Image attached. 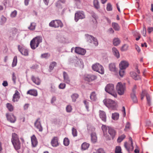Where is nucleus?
<instances>
[{
    "label": "nucleus",
    "instance_id": "f257e3e1",
    "mask_svg": "<svg viewBox=\"0 0 153 153\" xmlns=\"http://www.w3.org/2000/svg\"><path fill=\"white\" fill-rule=\"evenodd\" d=\"M42 42V38L41 36H37L34 38L30 42L31 48L34 50L38 47L40 43Z\"/></svg>",
    "mask_w": 153,
    "mask_h": 153
},
{
    "label": "nucleus",
    "instance_id": "f03ea898",
    "mask_svg": "<svg viewBox=\"0 0 153 153\" xmlns=\"http://www.w3.org/2000/svg\"><path fill=\"white\" fill-rule=\"evenodd\" d=\"M103 102L106 106L109 109H114L116 108L117 103L111 99H104L103 100Z\"/></svg>",
    "mask_w": 153,
    "mask_h": 153
},
{
    "label": "nucleus",
    "instance_id": "7ed1b4c3",
    "mask_svg": "<svg viewBox=\"0 0 153 153\" xmlns=\"http://www.w3.org/2000/svg\"><path fill=\"white\" fill-rule=\"evenodd\" d=\"M105 91L111 94L114 97H117V94L116 93L114 85L112 84H109L106 86L105 88Z\"/></svg>",
    "mask_w": 153,
    "mask_h": 153
},
{
    "label": "nucleus",
    "instance_id": "20e7f679",
    "mask_svg": "<svg viewBox=\"0 0 153 153\" xmlns=\"http://www.w3.org/2000/svg\"><path fill=\"white\" fill-rule=\"evenodd\" d=\"M116 89L119 95H123L126 90V86L125 84H123L121 82H118L116 85Z\"/></svg>",
    "mask_w": 153,
    "mask_h": 153
},
{
    "label": "nucleus",
    "instance_id": "39448f33",
    "mask_svg": "<svg viewBox=\"0 0 153 153\" xmlns=\"http://www.w3.org/2000/svg\"><path fill=\"white\" fill-rule=\"evenodd\" d=\"M93 70L103 74L104 73V69L103 67L100 64L96 63L93 65L92 67Z\"/></svg>",
    "mask_w": 153,
    "mask_h": 153
},
{
    "label": "nucleus",
    "instance_id": "423d86ee",
    "mask_svg": "<svg viewBox=\"0 0 153 153\" xmlns=\"http://www.w3.org/2000/svg\"><path fill=\"white\" fill-rule=\"evenodd\" d=\"M49 26L51 27L62 28L63 24L62 22L59 20H55L52 21L49 24Z\"/></svg>",
    "mask_w": 153,
    "mask_h": 153
},
{
    "label": "nucleus",
    "instance_id": "0eeeda50",
    "mask_svg": "<svg viewBox=\"0 0 153 153\" xmlns=\"http://www.w3.org/2000/svg\"><path fill=\"white\" fill-rule=\"evenodd\" d=\"M85 36L86 37L87 40L89 42L93 43L95 46L98 45V42L97 39L91 35L86 34Z\"/></svg>",
    "mask_w": 153,
    "mask_h": 153
},
{
    "label": "nucleus",
    "instance_id": "6e6552de",
    "mask_svg": "<svg viewBox=\"0 0 153 153\" xmlns=\"http://www.w3.org/2000/svg\"><path fill=\"white\" fill-rule=\"evenodd\" d=\"M85 17L84 13L82 11H78L75 14V20L76 22H77L79 19H82Z\"/></svg>",
    "mask_w": 153,
    "mask_h": 153
},
{
    "label": "nucleus",
    "instance_id": "1a4fd4ad",
    "mask_svg": "<svg viewBox=\"0 0 153 153\" xmlns=\"http://www.w3.org/2000/svg\"><path fill=\"white\" fill-rule=\"evenodd\" d=\"M18 50L22 55L25 56L28 55V51L26 48L19 45L18 46Z\"/></svg>",
    "mask_w": 153,
    "mask_h": 153
},
{
    "label": "nucleus",
    "instance_id": "9d476101",
    "mask_svg": "<svg viewBox=\"0 0 153 153\" xmlns=\"http://www.w3.org/2000/svg\"><path fill=\"white\" fill-rule=\"evenodd\" d=\"M12 143L15 149L16 150H17L20 149L21 145L19 140L12 142Z\"/></svg>",
    "mask_w": 153,
    "mask_h": 153
},
{
    "label": "nucleus",
    "instance_id": "9b49d317",
    "mask_svg": "<svg viewBox=\"0 0 153 153\" xmlns=\"http://www.w3.org/2000/svg\"><path fill=\"white\" fill-rule=\"evenodd\" d=\"M20 98V94L18 91L16 90L15 92V94L13 97L12 101L13 102H17Z\"/></svg>",
    "mask_w": 153,
    "mask_h": 153
},
{
    "label": "nucleus",
    "instance_id": "f8f14e48",
    "mask_svg": "<svg viewBox=\"0 0 153 153\" xmlns=\"http://www.w3.org/2000/svg\"><path fill=\"white\" fill-rule=\"evenodd\" d=\"M75 51L76 53L82 55H84L86 52L85 49L79 47H76Z\"/></svg>",
    "mask_w": 153,
    "mask_h": 153
},
{
    "label": "nucleus",
    "instance_id": "ddd939ff",
    "mask_svg": "<svg viewBox=\"0 0 153 153\" xmlns=\"http://www.w3.org/2000/svg\"><path fill=\"white\" fill-rule=\"evenodd\" d=\"M129 64L128 62L125 61H121L119 64V67L120 69H125L128 66Z\"/></svg>",
    "mask_w": 153,
    "mask_h": 153
},
{
    "label": "nucleus",
    "instance_id": "4468645a",
    "mask_svg": "<svg viewBox=\"0 0 153 153\" xmlns=\"http://www.w3.org/2000/svg\"><path fill=\"white\" fill-rule=\"evenodd\" d=\"M99 116L102 121L106 122V116L105 113L103 111L100 110L99 111Z\"/></svg>",
    "mask_w": 153,
    "mask_h": 153
},
{
    "label": "nucleus",
    "instance_id": "2eb2a0df",
    "mask_svg": "<svg viewBox=\"0 0 153 153\" xmlns=\"http://www.w3.org/2000/svg\"><path fill=\"white\" fill-rule=\"evenodd\" d=\"M32 146L33 147L36 146L38 142L37 139L34 135H33L31 137Z\"/></svg>",
    "mask_w": 153,
    "mask_h": 153
},
{
    "label": "nucleus",
    "instance_id": "dca6fc26",
    "mask_svg": "<svg viewBox=\"0 0 153 153\" xmlns=\"http://www.w3.org/2000/svg\"><path fill=\"white\" fill-rule=\"evenodd\" d=\"M35 126L38 129L39 131H42V128L41 126V123L39 121V119H38L35 123Z\"/></svg>",
    "mask_w": 153,
    "mask_h": 153
},
{
    "label": "nucleus",
    "instance_id": "f3484780",
    "mask_svg": "<svg viewBox=\"0 0 153 153\" xmlns=\"http://www.w3.org/2000/svg\"><path fill=\"white\" fill-rule=\"evenodd\" d=\"M97 79L96 76L94 75H88L85 78V80L89 82L96 79Z\"/></svg>",
    "mask_w": 153,
    "mask_h": 153
},
{
    "label": "nucleus",
    "instance_id": "a211bd4d",
    "mask_svg": "<svg viewBox=\"0 0 153 153\" xmlns=\"http://www.w3.org/2000/svg\"><path fill=\"white\" fill-rule=\"evenodd\" d=\"M51 143L53 146L57 147L59 144L57 138L56 137H54L51 140Z\"/></svg>",
    "mask_w": 153,
    "mask_h": 153
},
{
    "label": "nucleus",
    "instance_id": "6ab92c4d",
    "mask_svg": "<svg viewBox=\"0 0 153 153\" xmlns=\"http://www.w3.org/2000/svg\"><path fill=\"white\" fill-rule=\"evenodd\" d=\"M124 146L127 150L129 152L130 150H132L133 149V144L128 143L127 142H125L124 143Z\"/></svg>",
    "mask_w": 153,
    "mask_h": 153
},
{
    "label": "nucleus",
    "instance_id": "aec40b11",
    "mask_svg": "<svg viewBox=\"0 0 153 153\" xmlns=\"http://www.w3.org/2000/svg\"><path fill=\"white\" fill-rule=\"evenodd\" d=\"M130 74L131 76L135 80H137L140 79L139 75L134 72H131L130 73Z\"/></svg>",
    "mask_w": 153,
    "mask_h": 153
},
{
    "label": "nucleus",
    "instance_id": "412c9836",
    "mask_svg": "<svg viewBox=\"0 0 153 153\" xmlns=\"http://www.w3.org/2000/svg\"><path fill=\"white\" fill-rule=\"evenodd\" d=\"M63 74L64 82L67 83H69L70 81L67 74L66 72H64Z\"/></svg>",
    "mask_w": 153,
    "mask_h": 153
},
{
    "label": "nucleus",
    "instance_id": "4be33fe9",
    "mask_svg": "<svg viewBox=\"0 0 153 153\" xmlns=\"http://www.w3.org/2000/svg\"><path fill=\"white\" fill-rule=\"evenodd\" d=\"M31 79L33 82L37 85H39L40 83V79L38 78L35 77L33 76H32Z\"/></svg>",
    "mask_w": 153,
    "mask_h": 153
},
{
    "label": "nucleus",
    "instance_id": "5701e85b",
    "mask_svg": "<svg viewBox=\"0 0 153 153\" xmlns=\"http://www.w3.org/2000/svg\"><path fill=\"white\" fill-rule=\"evenodd\" d=\"M109 70L111 71L115 72L117 70V68L115 65L114 63H110L109 65Z\"/></svg>",
    "mask_w": 153,
    "mask_h": 153
},
{
    "label": "nucleus",
    "instance_id": "b1692460",
    "mask_svg": "<svg viewBox=\"0 0 153 153\" xmlns=\"http://www.w3.org/2000/svg\"><path fill=\"white\" fill-rule=\"evenodd\" d=\"M19 140L18 136L17 134L15 133H12L11 140V142Z\"/></svg>",
    "mask_w": 153,
    "mask_h": 153
},
{
    "label": "nucleus",
    "instance_id": "393cba45",
    "mask_svg": "<svg viewBox=\"0 0 153 153\" xmlns=\"http://www.w3.org/2000/svg\"><path fill=\"white\" fill-rule=\"evenodd\" d=\"M27 94H29L30 95L34 96H36L37 95V92L36 90H30L27 91Z\"/></svg>",
    "mask_w": 153,
    "mask_h": 153
},
{
    "label": "nucleus",
    "instance_id": "a878e982",
    "mask_svg": "<svg viewBox=\"0 0 153 153\" xmlns=\"http://www.w3.org/2000/svg\"><path fill=\"white\" fill-rule=\"evenodd\" d=\"M112 51L114 55L117 58H119L120 57V54L119 51L115 47H114L112 48Z\"/></svg>",
    "mask_w": 153,
    "mask_h": 153
},
{
    "label": "nucleus",
    "instance_id": "bb28decb",
    "mask_svg": "<svg viewBox=\"0 0 153 153\" xmlns=\"http://www.w3.org/2000/svg\"><path fill=\"white\" fill-rule=\"evenodd\" d=\"M108 132L112 138L114 137L115 134V131L112 128H108Z\"/></svg>",
    "mask_w": 153,
    "mask_h": 153
},
{
    "label": "nucleus",
    "instance_id": "cd10ccee",
    "mask_svg": "<svg viewBox=\"0 0 153 153\" xmlns=\"http://www.w3.org/2000/svg\"><path fill=\"white\" fill-rule=\"evenodd\" d=\"M91 139L92 141L94 143H95L97 140V138L95 133L93 132L91 134Z\"/></svg>",
    "mask_w": 153,
    "mask_h": 153
},
{
    "label": "nucleus",
    "instance_id": "c85d7f7f",
    "mask_svg": "<svg viewBox=\"0 0 153 153\" xmlns=\"http://www.w3.org/2000/svg\"><path fill=\"white\" fill-rule=\"evenodd\" d=\"M131 97L134 102H137V97L135 95V93H132L131 94Z\"/></svg>",
    "mask_w": 153,
    "mask_h": 153
},
{
    "label": "nucleus",
    "instance_id": "c756f323",
    "mask_svg": "<svg viewBox=\"0 0 153 153\" xmlns=\"http://www.w3.org/2000/svg\"><path fill=\"white\" fill-rule=\"evenodd\" d=\"M89 146V144L86 143H83L81 146V149L82 150H85L87 149Z\"/></svg>",
    "mask_w": 153,
    "mask_h": 153
},
{
    "label": "nucleus",
    "instance_id": "7c9ffc66",
    "mask_svg": "<svg viewBox=\"0 0 153 153\" xmlns=\"http://www.w3.org/2000/svg\"><path fill=\"white\" fill-rule=\"evenodd\" d=\"M36 26V23L34 22H31L30 25L28 27V29L31 30H34L35 29Z\"/></svg>",
    "mask_w": 153,
    "mask_h": 153
},
{
    "label": "nucleus",
    "instance_id": "2f4dec72",
    "mask_svg": "<svg viewBox=\"0 0 153 153\" xmlns=\"http://www.w3.org/2000/svg\"><path fill=\"white\" fill-rule=\"evenodd\" d=\"M90 98L93 101H95L97 100L96 94L95 92H93L91 93L90 96Z\"/></svg>",
    "mask_w": 153,
    "mask_h": 153
},
{
    "label": "nucleus",
    "instance_id": "473e14b6",
    "mask_svg": "<svg viewBox=\"0 0 153 153\" xmlns=\"http://www.w3.org/2000/svg\"><path fill=\"white\" fill-rule=\"evenodd\" d=\"M120 41L118 38H114L113 41V44L115 46L118 45L120 43Z\"/></svg>",
    "mask_w": 153,
    "mask_h": 153
},
{
    "label": "nucleus",
    "instance_id": "72a5a7b5",
    "mask_svg": "<svg viewBox=\"0 0 153 153\" xmlns=\"http://www.w3.org/2000/svg\"><path fill=\"white\" fill-rule=\"evenodd\" d=\"M17 62V59L16 56H15L13 59L12 63V67L16 66Z\"/></svg>",
    "mask_w": 153,
    "mask_h": 153
},
{
    "label": "nucleus",
    "instance_id": "f704fd0d",
    "mask_svg": "<svg viewBox=\"0 0 153 153\" xmlns=\"http://www.w3.org/2000/svg\"><path fill=\"white\" fill-rule=\"evenodd\" d=\"M119 114L117 113H115L112 114V119L114 120H117L119 118Z\"/></svg>",
    "mask_w": 153,
    "mask_h": 153
},
{
    "label": "nucleus",
    "instance_id": "c9c22d12",
    "mask_svg": "<svg viewBox=\"0 0 153 153\" xmlns=\"http://www.w3.org/2000/svg\"><path fill=\"white\" fill-rule=\"evenodd\" d=\"M112 26L114 29L116 30H120V27L116 23H113Z\"/></svg>",
    "mask_w": 153,
    "mask_h": 153
},
{
    "label": "nucleus",
    "instance_id": "e433bc0d",
    "mask_svg": "<svg viewBox=\"0 0 153 153\" xmlns=\"http://www.w3.org/2000/svg\"><path fill=\"white\" fill-rule=\"evenodd\" d=\"M110 127H107L105 125H102V128L103 131L104 135L107 133V130H108V128Z\"/></svg>",
    "mask_w": 153,
    "mask_h": 153
},
{
    "label": "nucleus",
    "instance_id": "4c0bfd02",
    "mask_svg": "<svg viewBox=\"0 0 153 153\" xmlns=\"http://www.w3.org/2000/svg\"><path fill=\"white\" fill-rule=\"evenodd\" d=\"M16 120V117L13 114L10 115V122L14 123Z\"/></svg>",
    "mask_w": 153,
    "mask_h": 153
},
{
    "label": "nucleus",
    "instance_id": "58836bf2",
    "mask_svg": "<svg viewBox=\"0 0 153 153\" xmlns=\"http://www.w3.org/2000/svg\"><path fill=\"white\" fill-rule=\"evenodd\" d=\"M71 97L72 99V101L74 102L76 101V99L78 97V95L76 94H74L71 95Z\"/></svg>",
    "mask_w": 153,
    "mask_h": 153
},
{
    "label": "nucleus",
    "instance_id": "ea45409f",
    "mask_svg": "<svg viewBox=\"0 0 153 153\" xmlns=\"http://www.w3.org/2000/svg\"><path fill=\"white\" fill-rule=\"evenodd\" d=\"M125 137L126 136L124 134L119 136L117 140L118 142L120 143L125 138Z\"/></svg>",
    "mask_w": 153,
    "mask_h": 153
},
{
    "label": "nucleus",
    "instance_id": "a19ab883",
    "mask_svg": "<svg viewBox=\"0 0 153 153\" xmlns=\"http://www.w3.org/2000/svg\"><path fill=\"white\" fill-rule=\"evenodd\" d=\"M6 19L5 17L2 16L1 18L0 23L1 25H3L6 22Z\"/></svg>",
    "mask_w": 153,
    "mask_h": 153
},
{
    "label": "nucleus",
    "instance_id": "79ce46f5",
    "mask_svg": "<svg viewBox=\"0 0 153 153\" xmlns=\"http://www.w3.org/2000/svg\"><path fill=\"white\" fill-rule=\"evenodd\" d=\"M115 153H122L121 152V149L120 146H117L116 147L115 149Z\"/></svg>",
    "mask_w": 153,
    "mask_h": 153
},
{
    "label": "nucleus",
    "instance_id": "37998d69",
    "mask_svg": "<svg viewBox=\"0 0 153 153\" xmlns=\"http://www.w3.org/2000/svg\"><path fill=\"white\" fill-rule=\"evenodd\" d=\"M56 62H52L49 66V69L51 70H52L54 67L56 66Z\"/></svg>",
    "mask_w": 153,
    "mask_h": 153
},
{
    "label": "nucleus",
    "instance_id": "c03bdc74",
    "mask_svg": "<svg viewBox=\"0 0 153 153\" xmlns=\"http://www.w3.org/2000/svg\"><path fill=\"white\" fill-rule=\"evenodd\" d=\"M94 4L95 8L97 9H98L99 8L100 6L98 0H94Z\"/></svg>",
    "mask_w": 153,
    "mask_h": 153
},
{
    "label": "nucleus",
    "instance_id": "a18cd8bd",
    "mask_svg": "<svg viewBox=\"0 0 153 153\" xmlns=\"http://www.w3.org/2000/svg\"><path fill=\"white\" fill-rule=\"evenodd\" d=\"M64 144L65 146H68L69 144V140L67 138H65L64 140Z\"/></svg>",
    "mask_w": 153,
    "mask_h": 153
},
{
    "label": "nucleus",
    "instance_id": "49530a36",
    "mask_svg": "<svg viewBox=\"0 0 153 153\" xmlns=\"http://www.w3.org/2000/svg\"><path fill=\"white\" fill-rule=\"evenodd\" d=\"M72 134L74 137H76L77 136V131L74 128H72Z\"/></svg>",
    "mask_w": 153,
    "mask_h": 153
},
{
    "label": "nucleus",
    "instance_id": "de8ad7c7",
    "mask_svg": "<svg viewBox=\"0 0 153 153\" xmlns=\"http://www.w3.org/2000/svg\"><path fill=\"white\" fill-rule=\"evenodd\" d=\"M107 10L108 11H110L112 10V6L111 4L108 3L107 5Z\"/></svg>",
    "mask_w": 153,
    "mask_h": 153
},
{
    "label": "nucleus",
    "instance_id": "09e8293b",
    "mask_svg": "<svg viewBox=\"0 0 153 153\" xmlns=\"http://www.w3.org/2000/svg\"><path fill=\"white\" fill-rule=\"evenodd\" d=\"M128 46L127 45H124L121 48L122 51H125L127 50Z\"/></svg>",
    "mask_w": 153,
    "mask_h": 153
},
{
    "label": "nucleus",
    "instance_id": "8fccbe9b",
    "mask_svg": "<svg viewBox=\"0 0 153 153\" xmlns=\"http://www.w3.org/2000/svg\"><path fill=\"white\" fill-rule=\"evenodd\" d=\"M143 30L141 33L143 36L145 37L146 35V30L145 25H143Z\"/></svg>",
    "mask_w": 153,
    "mask_h": 153
},
{
    "label": "nucleus",
    "instance_id": "3c124183",
    "mask_svg": "<svg viewBox=\"0 0 153 153\" xmlns=\"http://www.w3.org/2000/svg\"><path fill=\"white\" fill-rule=\"evenodd\" d=\"M16 74L14 73H13L12 75V80L14 84L16 83Z\"/></svg>",
    "mask_w": 153,
    "mask_h": 153
},
{
    "label": "nucleus",
    "instance_id": "603ef678",
    "mask_svg": "<svg viewBox=\"0 0 153 153\" xmlns=\"http://www.w3.org/2000/svg\"><path fill=\"white\" fill-rule=\"evenodd\" d=\"M50 55L48 53H45L41 55V57L42 58H47Z\"/></svg>",
    "mask_w": 153,
    "mask_h": 153
},
{
    "label": "nucleus",
    "instance_id": "864d4df0",
    "mask_svg": "<svg viewBox=\"0 0 153 153\" xmlns=\"http://www.w3.org/2000/svg\"><path fill=\"white\" fill-rule=\"evenodd\" d=\"M124 69H120L119 71V74L121 77H123L125 74Z\"/></svg>",
    "mask_w": 153,
    "mask_h": 153
},
{
    "label": "nucleus",
    "instance_id": "5fc2aeb1",
    "mask_svg": "<svg viewBox=\"0 0 153 153\" xmlns=\"http://www.w3.org/2000/svg\"><path fill=\"white\" fill-rule=\"evenodd\" d=\"M72 110L71 106L70 105H68L66 107V110L67 112H71Z\"/></svg>",
    "mask_w": 153,
    "mask_h": 153
},
{
    "label": "nucleus",
    "instance_id": "6e6d98bb",
    "mask_svg": "<svg viewBox=\"0 0 153 153\" xmlns=\"http://www.w3.org/2000/svg\"><path fill=\"white\" fill-rule=\"evenodd\" d=\"M146 96L148 104L149 105H150V98L149 96L147 93L146 94Z\"/></svg>",
    "mask_w": 153,
    "mask_h": 153
},
{
    "label": "nucleus",
    "instance_id": "4d7b16f0",
    "mask_svg": "<svg viewBox=\"0 0 153 153\" xmlns=\"http://www.w3.org/2000/svg\"><path fill=\"white\" fill-rule=\"evenodd\" d=\"M17 12L16 10H15L12 12L11 14V16L12 17H15L17 15Z\"/></svg>",
    "mask_w": 153,
    "mask_h": 153
},
{
    "label": "nucleus",
    "instance_id": "13d9d810",
    "mask_svg": "<svg viewBox=\"0 0 153 153\" xmlns=\"http://www.w3.org/2000/svg\"><path fill=\"white\" fill-rule=\"evenodd\" d=\"M130 124L129 122H127L125 130V131H127L129 129L130 127Z\"/></svg>",
    "mask_w": 153,
    "mask_h": 153
},
{
    "label": "nucleus",
    "instance_id": "bf43d9fd",
    "mask_svg": "<svg viewBox=\"0 0 153 153\" xmlns=\"http://www.w3.org/2000/svg\"><path fill=\"white\" fill-rule=\"evenodd\" d=\"M66 85L64 83H61L59 85V88L60 89H63L65 87Z\"/></svg>",
    "mask_w": 153,
    "mask_h": 153
},
{
    "label": "nucleus",
    "instance_id": "052dcab7",
    "mask_svg": "<svg viewBox=\"0 0 153 153\" xmlns=\"http://www.w3.org/2000/svg\"><path fill=\"white\" fill-rule=\"evenodd\" d=\"M146 91L144 90L142 92V94L141 95V99L143 100V98L144 97L145 95H146Z\"/></svg>",
    "mask_w": 153,
    "mask_h": 153
},
{
    "label": "nucleus",
    "instance_id": "680f3d73",
    "mask_svg": "<svg viewBox=\"0 0 153 153\" xmlns=\"http://www.w3.org/2000/svg\"><path fill=\"white\" fill-rule=\"evenodd\" d=\"M84 104L85 105V107L86 108V109L88 111V108H89V107H88V102L86 101V100H84Z\"/></svg>",
    "mask_w": 153,
    "mask_h": 153
},
{
    "label": "nucleus",
    "instance_id": "e2e57ef3",
    "mask_svg": "<svg viewBox=\"0 0 153 153\" xmlns=\"http://www.w3.org/2000/svg\"><path fill=\"white\" fill-rule=\"evenodd\" d=\"M97 153H105L104 150L101 149H99L96 151Z\"/></svg>",
    "mask_w": 153,
    "mask_h": 153
},
{
    "label": "nucleus",
    "instance_id": "0e129e2a",
    "mask_svg": "<svg viewBox=\"0 0 153 153\" xmlns=\"http://www.w3.org/2000/svg\"><path fill=\"white\" fill-rule=\"evenodd\" d=\"M135 47L137 51L139 53L140 52L141 50L140 48L137 45H135Z\"/></svg>",
    "mask_w": 153,
    "mask_h": 153
},
{
    "label": "nucleus",
    "instance_id": "69168bd1",
    "mask_svg": "<svg viewBox=\"0 0 153 153\" xmlns=\"http://www.w3.org/2000/svg\"><path fill=\"white\" fill-rule=\"evenodd\" d=\"M148 32L150 33L153 31V27H149L148 29Z\"/></svg>",
    "mask_w": 153,
    "mask_h": 153
},
{
    "label": "nucleus",
    "instance_id": "338daca9",
    "mask_svg": "<svg viewBox=\"0 0 153 153\" xmlns=\"http://www.w3.org/2000/svg\"><path fill=\"white\" fill-rule=\"evenodd\" d=\"M19 120L20 121H22L23 122H24L25 120V117L23 115L21 116L20 117Z\"/></svg>",
    "mask_w": 153,
    "mask_h": 153
},
{
    "label": "nucleus",
    "instance_id": "774afa93",
    "mask_svg": "<svg viewBox=\"0 0 153 153\" xmlns=\"http://www.w3.org/2000/svg\"><path fill=\"white\" fill-rule=\"evenodd\" d=\"M17 32V30L16 28H13L12 29V33L14 34H15Z\"/></svg>",
    "mask_w": 153,
    "mask_h": 153
}]
</instances>
